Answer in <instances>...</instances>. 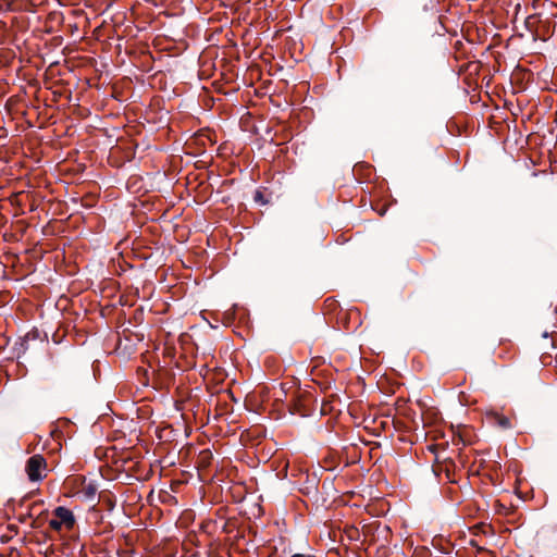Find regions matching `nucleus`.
<instances>
[{
	"instance_id": "obj_1",
	"label": "nucleus",
	"mask_w": 557,
	"mask_h": 557,
	"mask_svg": "<svg viewBox=\"0 0 557 557\" xmlns=\"http://www.w3.org/2000/svg\"><path fill=\"white\" fill-rule=\"evenodd\" d=\"M75 524L73 512L65 507H57L53 510V518L49 521V527L54 531L62 529L71 530Z\"/></svg>"
},
{
	"instance_id": "obj_2",
	"label": "nucleus",
	"mask_w": 557,
	"mask_h": 557,
	"mask_svg": "<svg viewBox=\"0 0 557 557\" xmlns=\"http://www.w3.org/2000/svg\"><path fill=\"white\" fill-rule=\"evenodd\" d=\"M47 462L41 455L32 456L25 467V471L30 481H40L46 476Z\"/></svg>"
},
{
	"instance_id": "obj_3",
	"label": "nucleus",
	"mask_w": 557,
	"mask_h": 557,
	"mask_svg": "<svg viewBox=\"0 0 557 557\" xmlns=\"http://www.w3.org/2000/svg\"><path fill=\"white\" fill-rule=\"evenodd\" d=\"M487 419L490 420L491 423L498 426L499 429L508 430L512 428V422L510 418L504 416L503 413L496 411L490 412L487 414Z\"/></svg>"
},
{
	"instance_id": "obj_4",
	"label": "nucleus",
	"mask_w": 557,
	"mask_h": 557,
	"mask_svg": "<svg viewBox=\"0 0 557 557\" xmlns=\"http://www.w3.org/2000/svg\"><path fill=\"white\" fill-rule=\"evenodd\" d=\"M290 557H311L309 555H304V554H294L292 555Z\"/></svg>"
}]
</instances>
